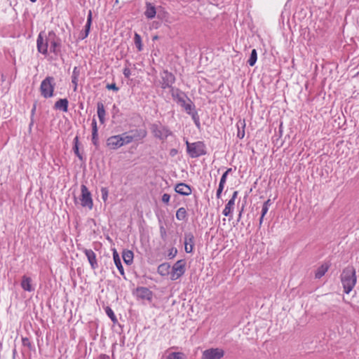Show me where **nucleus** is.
I'll return each mask as SVG.
<instances>
[{"mask_svg": "<svg viewBox=\"0 0 359 359\" xmlns=\"http://www.w3.org/2000/svg\"><path fill=\"white\" fill-rule=\"evenodd\" d=\"M355 273V269L353 266H348L343 269L341 273V281L346 294H349L356 283Z\"/></svg>", "mask_w": 359, "mask_h": 359, "instance_id": "f257e3e1", "label": "nucleus"}, {"mask_svg": "<svg viewBox=\"0 0 359 359\" xmlns=\"http://www.w3.org/2000/svg\"><path fill=\"white\" fill-rule=\"evenodd\" d=\"M187 145V153L191 158H196L207 154V149L203 141H197L190 143L187 140L185 142Z\"/></svg>", "mask_w": 359, "mask_h": 359, "instance_id": "f03ea898", "label": "nucleus"}, {"mask_svg": "<svg viewBox=\"0 0 359 359\" xmlns=\"http://www.w3.org/2000/svg\"><path fill=\"white\" fill-rule=\"evenodd\" d=\"M55 87V79L53 76H46L41 83L39 90L43 97L47 99L54 96Z\"/></svg>", "mask_w": 359, "mask_h": 359, "instance_id": "7ed1b4c3", "label": "nucleus"}, {"mask_svg": "<svg viewBox=\"0 0 359 359\" xmlns=\"http://www.w3.org/2000/svg\"><path fill=\"white\" fill-rule=\"evenodd\" d=\"M150 130L154 137L164 141L168 136L172 135V132L168 126H163L160 121L151 124Z\"/></svg>", "mask_w": 359, "mask_h": 359, "instance_id": "20e7f679", "label": "nucleus"}, {"mask_svg": "<svg viewBox=\"0 0 359 359\" xmlns=\"http://www.w3.org/2000/svg\"><path fill=\"white\" fill-rule=\"evenodd\" d=\"M48 40L50 43V51L56 56L61 55V39L52 30L48 32Z\"/></svg>", "mask_w": 359, "mask_h": 359, "instance_id": "39448f33", "label": "nucleus"}, {"mask_svg": "<svg viewBox=\"0 0 359 359\" xmlns=\"http://www.w3.org/2000/svg\"><path fill=\"white\" fill-rule=\"evenodd\" d=\"M185 266V259H180L176 262L172 267V271L170 272V279L172 280H176L182 276H183L186 271Z\"/></svg>", "mask_w": 359, "mask_h": 359, "instance_id": "423d86ee", "label": "nucleus"}, {"mask_svg": "<svg viewBox=\"0 0 359 359\" xmlns=\"http://www.w3.org/2000/svg\"><path fill=\"white\" fill-rule=\"evenodd\" d=\"M81 205L83 208H88L89 210H91L93 206L91 193L88 191L87 187L85 184H81Z\"/></svg>", "mask_w": 359, "mask_h": 359, "instance_id": "0eeeda50", "label": "nucleus"}, {"mask_svg": "<svg viewBox=\"0 0 359 359\" xmlns=\"http://www.w3.org/2000/svg\"><path fill=\"white\" fill-rule=\"evenodd\" d=\"M161 88L172 89V88H173L172 85L175 83L176 79H175V75L172 72H168V70H167V69H164L161 73Z\"/></svg>", "mask_w": 359, "mask_h": 359, "instance_id": "6e6552de", "label": "nucleus"}, {"mask_svg": "<svg viewBox=\"0 0 359 359\" xmlns=\"http://www.w3.org/2000/svg\"><path fill=\"white\" fill-rule=\"evenodd\" d=\"M133 295H135L137 299H140L142 300H147L149 302H151L153 299V292L150 290L147 287L140 286L137 287L133 292Z\"/></svg>", "mask_w": 359, "mask_h": 359, "instance_id": "1a4fd4ad", "label": "nucleus"}, {"mask_svg": "<svg viewBox=\"0 0 359 359\" xmlns=\"http://www.w3.org/2000/svg\"><path fill=\"white\" fill-rule=\"evenodd\" d=\"M224 355V351L219 348H210L205 350L201 359H221Z\"/></svg>", "mask_w": 359, "mask_h": 359, "instance_id": "9d476101", "label": "nucleus"}, {"mask_svg": "<svg viewBox=\"0 0 359 359\" xmlns=\"http://www.w3.org/2000/svg\"><path fill=\"white\" fill-rule=\"evenodd\" d=\"M44 34V32H41L37 37L36 40V47L38 51L43 54V55L46 56L48 55V36L46 38V39H43V34Z\"/></svg>", "mask_w": 359, "mask_h": 359, "instance_id": "9b49d317", "label": "nucleus"}, {"mask_svg": "<svg viewBox=\"0 0 359 359\" xmlns=\"http://www.w3.org/2000/svg\"><path fill=\"white\" fill-rule=\"evenodd\" d=\"M122 137L119 135H113L107 138V146L112 150H116L123 147Z\"/></svg>", "mask_w": 359, "mask_h": 359, "instance_id": "f8f14e48", "label": "nucleus"}, {"mask_svg": "<svg viewBox=\"0 0 359 359\" xmlns=\"http://www.w3.org/2000/svg\"><path fill=\"white\" fill-rule=\"evenodd\" d=\"M184 244L185 252L187 253H191L195 245L194 236L191 232H187L184 233Z\"/></svg>", "mask_w": 359, "mask_h": 359, "instance_id": "ddd939ff", "label": "nucleus"}, {"mask_svg": "<svg viewBox=\"0 0 359 359\" xmlns=\"http://www.w3.org/2000/svg\"><path fill=\"white\" fill-rule=\"evenodd\" d=\"M83 252L86 256L88 261L90 265V268L93 270H95L98 268V264L97 260L96 254L91 249L84 248Z\"/></svg>", "mask_w": 359, "mask_h": 359, "instance_id": "4468645a", "label": "nucleus"}, {"mask_svg": "<svg viewBox=\"0 0 359 359\" xmlns=\"http://www.w3.org/2000/svg\"><path fill=\"white\" fill-rule=\"evenodd\" d=\"M175 191L180 195L187 196L191 194L192 188L191 186L184 183L180 182L177 183L175 187Z\"/></svg>", "mask_w": 359, "mask_h": 359, "instance_id": "2eb2a0df", "label": "nucleus"}, {"mask_svg": "<svg viewBox=\"0 0 359 359\" xmlns=\"http://www.w3.org/2000/svg\"><path fill=\"white\" fill-rule=\"evenodd\" d=\"M128 133L133 137V141L142 140L147 135V131L142 128L130 130Z\"/></svg>", "mask_w": 359, "mask_h": 359, "instance_id": "dca6fc26", "label": "nucleus"}, {"mask_svg": "<svg viewBox=\"0 0 359 359\" xmlns=\"http://www.w3.org/2000/svg\"><path fill=\"white\" fill-rule=\"evenodd\" d=\"M113 259L114 264L116 265L117 269L118 270L120 274L123 276V278L126 280V277L125 275L123 266L121 263V258L119 255L116 249H113Z\"/></svg>", "mask_w": 359, "mask_h": 359, "instance_id": "f3484780", "label": "nucleus"}, {"mask_svg": "<svg viewBox=\"0 0 359 359\" xmlns=\"http://www.w3.org/2000/svg\"><path fill=\"white\" fill-rule=\"evenodd\" d=\"M92 142L94 146L97 149L99 147V141H98V128L97 125V121L93 117L92 120Z\"/></svg>", "mask_w": 359, "mask_h": 359, "instance_id": "a211bd4d", "label": "nucleus"}, {"mask_svg": "<svg viewBox=\"0 0 359 359\" xmlns=\"http://www.w3.org/2000/svg\"><path fill=\"white\" fill-rule=\"evenodd\" d=\"M92 142L94 146L97 149L99 147V141H98V128L97 125V121L93 117L92 120Z\"/></svg>", "mask_w": 359, "mask_h": 359, "instance_id": "6ab92c4d", "label": "nucleus"}, {"mask_svg": "<svg viewBox=\"0 0 359 359\" xmlns=\"http://www.w3.org/2000/svg\"><path fill=\"white\" fill-rule=\"evenodd\" d=\"M73 144H74V145H73L72 149H73L74 153L75 154V155L79 158V159L81 162L85 163L86 158L83 156V153H81L80 151H79V136H76L74 138Z\"/></svg>", "mask_w": 359, "mask_h": 359, "instance_id": "aec40b11", "label": "nucleus"}, {"mask_svg": "<svg viewBox=\"0 0 359 359\" xmlns=\"http://www.w3.org/2000/svg\"><path fill=\"white\" fill-rule=\"evenodd\" d=\"M69 101L67 98H60L55 102L53 108L63 112L68 111Z\"/></svg>", "mask_w": 359, "mask_h": 359, "instance_id": "412c9836", "label": "nucleus"}, {"mask_svg": "<svg viewBox=\"0 0 359 359\" xmlns=\"http://www.w3.org/2000/svg\"><path fill=\"white\" fill-rule=\"evenodd\" d=\"M32 280L30 277L23 276L22 277L21 287L25 291L32 292L34 290V287L32 285Z\"/></svg>", "mask_w": 359, "mask_h": 359, "instance_id": "4be33fe9", "label": "nucleus"}, {"mask_svg": "<svg viewBox=\"0 0 359 359\" xmlns=\"http://www.w3.org/2000/svg\"><path fill=\"white\" fill-rule=\"evenodd\" d=\"M146 10L144 11V15L148 19H153L155 18L156 15V9L155 6H154L151 3L147 1L146 4Z\"/></svg>", "mask_w": 359, "mask_h": 359, "instance_id": "5701e85b", "label": "nucleus"}, {"mask_svg": "<svg viewBox=\"0 0 359 359\" xmlns=\"http://www.w3.org/2000/svg\"><path fill=\"white\" fill-rule=\"evenodd\" d=\"M97 113L100 123L104 124L105 123L106 111L102 102L97 103Z\"/></svg>", "mask_w": 359, "mask_h": 359, "instance_id": "b1692460", "label": "nucleus"}, {"mask_svg": "<svg viewBox=\"0 0 359 359\" xmlns=\"http://www.w3.org/2000/svg\"><path fill=\"white\" fill-rule=\"evenodd\" d=\"M236 127L238 129L237 131V137L240 140H242L245 136V119H239L236 123Z\"/></svg>", "mask_w": 359, "mask_h": 359, "instance_id": "393cba45", "label": "nucleus"}, {"mask_svg": "<svg viewBox=\"0 0 359 359\" xmlns=\"http://www.w3.org/2000/svg\"><path fill=\"white\" fill-rule=\"evenodd\" d=\"M134 253L130 250H123L122 252V258L127 265H131L133 262Z\"/></svg>", "mask_w": 359, "mask_h": 359, "instance_id": "a878e982", "label": "nucleus"}, {"mask_svg": "<svg viewBox=\"0 0 359 359\" xmlns=\"http://www.w3.org/2000/svg\"><path fill=\"white\" fill-rule=\"evenodd\" d=\"M170 264L168 262H164L158 266L157 272L161 276H165L170 273Z\"/></svg>", "mask_w": 359, "mask_h": 359, "instance_id": "bb28decb", "label": "nucleus"}, {"mask_svg": "<svg viewBox=\"0 0 359 359\" xmlns=\"http://www.w3.org/2000/svg\"><path fill=\"white\" fill-rule=\"evenodd\" d=\"M329 267H330V265L327 263L323 264L321 266H320L316 271L315 278L317 279H320V278H322L325 274V273L328 271Z\"/></svg>", "mask_w": 359, "mask_h": 359, "instance_id": "cd10ccee", "label": "nucleus"}, {"mask_svg": "<svg viewBox=\"0 0 359 359\" xmlns=\"http://www.w3.org/2000/svg\"><path fill=\"white\" fill-rule=\"evenodd\" d=\"M176 218L179 221H187L188 219V214L184 208H180L177 210Z\"/></svg>", "mask_w": 359, "mask_h": 359, "instance_id": "c85d7f7f", "label": "nucleus"}, {"mask_svg": "<svg viewBox=\"0 0 359 359\" xmlns=\"http://www.w3.org/2000/svg\"><path fill=\"white\" fill-rule=\"evenodd\" d=\"M170 92L171 95L175 102L178 100L179 97H186V99L188 97V96L179 88L175 89L174 88H172V89H170Z\"/></svg>", "mask_w": 359, "mask_h": 359, "instance_id": "c756f323", "label": "nucleus"}, {"mask_svg": "<svg viewBox=\"0 0 359 359\" xmlns=\"http://www.w3.org/2000/svg\"><path fill=\"white\" fill-rule=\"evenodd\" d=\"M187 102L182 107L187 114H190L192 111L196 110V107L194 103L191 101L189 97L187 98Z\"/></svg>", "mask_w": 359, "mask_h": 359, "instance_id": "7c9ffc66", "label": "nucleus"}, {"mask_svg": "<svg viewBox=\"0 0 359 359\" xmlns=\"http://www.w3.org/2000/svg\"><path fill=\"white\" fill-rule=\"evenodd\" d=\"M134 43H135V45L138 51H142L143 50V44L142 42V37L137 32H135V34H134Z\"/></svg>", "mask_w": 359, "mask_h": 359, "instance_id": "2f4dec72", "label": "nucleus"}, {"mask_svg": "<svg viewBox=\"0 0 359 359\" xmlns=\"http://www.w3.org/2000/svg\"><path fill=\"white\" fill-rule=\"evenodd\" d=\"M234 203L233 200H229L228 203L226 204L224 209L222 211V214L224 216H229L231 214L232 210L233 208Z\"/></svg>", "mask_w": 359, "mask_h": 359, "instance_id": "473e14b6", "label": "nucleus"}, {"mask_svg": "<svg viewBox=\"0 0 359 359\" xmlns=\"http://www.w3.org/2000/svg\"><path fill=\"white\" fill-rule=\"evenodd\" d=\"M257 60V50L256 49H252V51H251V53H250V57L248 60V64L250 66V67H253L256 62Z\"/></svg>", "mask_w": 359, "mask_h": 359, "instance_id": "72a5a7b5", "label": "nucleus"}, {"mask_svg": "<svg viewBox=\"0 0 359 359\" xmlns=\"http://www.w3.org/2000/svg\"><path fill=\"white\" fill-rule=\"evenodd\" d=\"M122 137L121 142H123V146L133 142V137L130 135L128 132L123 133L119 135Z\"/></svg>", "mask_w": 359, "mask_h": 359, "instance_id": "f704fd0d", "label": "nucleus"}, {"mask_svg": "<svg viewBox=\"0 0 359 359\" xmlns=\"http://www.w3.org/2000/svg\"><path fill=\"white\" fill-rule=\"evenodd\" d=\"M90 27H91V26H90L88 25H85L84 29L82 30L79 34V40H83L88 37L90 32Z\"/></svg>", "mask_w": 359, "mask_h": 359, "instance_id": "c9c22d12", "label": "nucleus"}, {"mask_svg": "<svg viewBox=\"0 0 359 359\" xmlns=\"http://www.w3.org/2000/svg\"><path fill=\"white\" fill-rule=\"evenodd\" d=\"M189 115L191 116L196 126L198 128H200V127H201L200 117H199V115H198L196 109L195 111H192L191 113H190Z\"/></svg>", "mask_w": 359, "mask_h": 359, "instance_id": "e433bc0d", "label": "nucleus"}, {"mask_svg": "<svg viewBox=\"0 0 359 359\" xmlns=\"http://www.w3.org/2000/svg\"><path fill=\"white\" fill-rule=\"evenodd\" d=\"M271 205H272V201L270 198H269L264 203L262 209V212H261V214H262V217H264L266 215V214L267 213V212L269 210V206Z\"/></svg>", "mask_w": 359, "mask_h": 359, "instance_id": "4c0bfd02", "label": "nucleus"}, {"mask_svg": "<svg viewBox=\"0 0 359 359\" xmlns=\"http://www.w3.org/2000/svg\"><path fill=\"white\" fill-rule=\"evenodd\" d=\"M22 346L27 347L29 351L34 350V346L28 337H22Z\"/></svg>", "mask_w": 359, "mask_h": 359, "instance_id": "58836bf2", "label": "nucleus"}, {"mask_svg": "<svg viewBox=\"0 0 359 359\" xmlns=\"http://www.w3.org/2000/svg\"><path fill=\"white\" fill-rule=\"evenodd\" d=\"M183 353L172 352L168 355L167 359H183Z\"/></svg>", "mask_w": 359, "mask_h": 359, "instance_id": "ea45409f", "label": "nucleus"}, {"mask_svg": "<svg viewBox=\"0 0 359 359\" xmlns=\"http://www.w3.org/2000/svg\"><path fill=\"white\" fill-rule=\"evenodd\" d=\"M224 185L225 184L220 182L219 181V186H218V188H217V192H216V197L217 198H221V196H222V193L224 190Z\"/></svg>", "mask_w": 359, "mask_h": 359, "instance_id": "a19ab883", "label": "nucleus"}, {"mask_svg": "<svg viewBox=\"0 0 359 359\" xmlns=\"http://www.w3.org/2000/svg\"><path fill=\"white\" fill-rule=\"evenodd\" d=\"M232 171H233V169L231 168H227V170L222 174V175L220 178V182L225 184L229 174L231 173Z\"/></svg>", "mask_w": 359, "mask_h": 359, "instance_id": "79ce46f5", "label": "nucleus"}, {"mask_svg": "<svg viewBox=\"0 0 359 359\" xmlns=\"http://www.w3.org/2000/svg\"><path fill=\"white\" fill-rule=\"evenodd\" d=\"M159 229H160L161 238L163 241H165L166 239H167L166 229H165V228L163 225H161Z\"/></svg>", "mask_w": 359, "mask_h": 359, "instance_id": "37998d69", "label": "nucleus"}, {"mask_svg": "<svg viewBox=\"0 0 359 359\" xmlns=\"http://www.w3.org/2000/svg\"><path fill=\"white\" fill-rule=\"evenodd\" d=\"M79 75L80 69H79V67H75L72 72V79H73V80H78Z\"/></svg>", "mask_w": 359, "mask_h": 359, "instance_id": "c03bdc74", "label": "nucleus"}, {"mask_svg": "<svg viewBox=\"0 0 359 359\" xmlns=\"http://www.w3.org/2000/svg\"><path fill=\"white\" fill-rule=\"evenodd\" d=\"M177 254V249L176 248L172 247L169 250L168 257L169 259H173Z\"/></svg>", "mask_w": 359, "mask_h": 359, "instance_id": "a18cd8bd", "label": "nucleus"}, {"mask_svg": "<svg viewBox=\"0 0 359 359\" xmlns=\"http://www.w3.org/2000/svg\"><path fill=\"white\" fill-rule=\"evenodd\" d=\"M108 189L107 187H102L101 188V194H102V198L105 202L107 200L108 198Z\"/></svg>", "mask_w": 359, "mask_h": 359, "instance_id": "49530a36", "label": "nucleus"}, {"mask_svg": "<svg viewBox=\"0 0 359 359\" xmlns=\"http://www.w3.org/2000/svg\"><path fill=\"white\" fill-rule=\"evenodd\" d=\"M170 199V195L168 194H163L161 198L162 202L165 204L168 205Z\"/></svg>", "mask_w": 359, "mask_h": 359, "instance_id": "de8ad7c7", "label": "nucleus"}, {"mask_svg": "<svg viewBox=\"0 0 359 359\" xmlns=\"http://www.w3.org/2000/svg\"><path fill=\"white\" fill-rule=\"evenodd\" d=\"M106 88L108 90H114L115 92H117L119 90L118 87L116 86V84L115 83H108L106 86Z\"/></svg>", "mask_w": 359, "mask_h": 359, "instance_id": "09e8293b", "label": "nucleus"}, {"mask_svg": "<svg viewBox=\"0 0 359 359\" xmlns=\"http://www.w3.org/2000/svg\"><path fill=\"white\" fill-rule=\"evenodd\" d=\"M105 313L107 315V316L110 318L111 317H114L115 315L113 310L109 306H106L104 308Z\"/></svg>", "mask_w": 359, "mask_h": 359, "instance_id": "8fccbe9b", "label": "nucleus"}, {"mask_svg": "<svg viewBox=\"0 0 359 359\" xmlns=\"http://www.w3.org/2000/svg\"><path fill=\"white\" fill-rule=\"evenodd\" d=\"M177 104H179L180 107H183L186 103L187 102V99L186 97H179L178 100L176 101Z\"/></svg>", "mask_w": 359, "mask_h": 359, "instance_id": "3c124183", "label": "nucleus"}, {"mask_svg": "<svg viewBox=\"0 0 359 359\" xmlns=\"http://www.w3.org/2000/svg\"><path fill=\"white\" fill-rule=\"evenodd\" d=\"M177 104H179L180 107H183L186 103L187 102V99L186 97H179L178 100L176 101Z\"/></svg>", "mask_w": 359, "mask_h": 359, "instance_id": "603ef678", "label": "nucleus"}, {"mask_svg": "<svg viewBox=\"0 0 359 359\" xmlns=\"http://www.w3.org/2000/svg\"><path fill=\"white\" fill-rule=\"evenodd\" d=\"M92 22H93V14H92V11L90 10H89L86 25H88L91 26Z\"/></svg>", "mask_w": 359, "mask_h": 359, "instance_id": "864d4df0", "label": "nucleus"}, {"mask_svg": "<svg viewBox=\"0 0 359 359\" xmlns=\"http://www.w3.org/2000/svg\"><path fill=\"white\" fill-rule=\"evenodd\" d=\"M123 74L126 78L128 79L131 75V72L130 69L126 67L123 69Z\"/></svg>", "mask_w": 359, "mask_h": 359, "instance_id": "5fc2aeb1", "label": "nucleus"}, {"mask_svg": "<svg viewBox=\"0 0 359 359\" xmlns=\"http://www.w3.org/2000/svg\"><path fill=\"white\" fill-rule=\"evenodd\" d=\"M36 106H37V101H35L33 104V106H32V108L31 110L30 117H32V118H34V117L36 110Z\"/></svg>", "mask_w": 359, "mask_h": 359, "instance_id": "6e6d98bb", "label": "nucleus"}, {"mask_svg": "<svg viewBox=\"0 0 359 359\" xmlns=\"http://www.w3.org/2000/svg\"><path fill=\"white\" fill-rule=\"evenodd\" d=\"M177 153H178V151H177V149H171L170 150V155L171 156H172V157H173V156H175V155H177Z\"/></svg>", "mask_w": 359, "mask_h": 359, "instance_id": "4d7b16f0", "label": "nucleus"}, {"mask_svg": "<svg viewBox=\"0 0 359 359\" xmlns=\"http://www.w3.org/2000/svg\"><path fill=\"white\" fill-rule=\"evenodd\" d=\"M97 359H110V357L107 354L102 353L97 357Z\"/></svg>", "mask_w": 359, "mask_h": 359, "instance_id": "13d9d810", "label": "nucleus"}, {"mask_svg": "<svg viewBox=\"0 0 359 359\" xmlns=\"http://www.w3.org/2000/svg\"><path fill=\"white\" fill-rule=\"evenodd\" d=\"M238 192L237 191H235L233 193V195L231 198L230 200H233V203H235V200L236 198H237L238 196Z\"/></svg>", "mask_w": 359, "mask_h": 359, "instance_id": "bf43d9fd", "label": "nucleus"}, {"mask_svg": "<svg viewBox=\"0 0 359 359\" xmlns=\"http://www.w3.org/2000/svg\"><path fill=\"white\" fill-rule=\"evenodd\" d=\"M72 83L74 85V90L76 91L78 86V80H73V79H72Z\"/></svg>", "mask_w": 359, "mask_h": 359, "instance_id": "052dcab7", "label": "nucleus"}, {"mask_svg": "<svg viewBox=\"0 0 359 359\" xmlns=\"http://www.w3.org/2000/svg\"><path fill=\"white\" fill-rule=\"evenodd\" d=\"M34 119L32 118V117H30V123L29 124V131L31 132L32 131V128L34 125Z\"/></svg>", "mask_w": 359, "mask_h": 359, "instance_id": "680f3d73", "label": "nucleus"}, {"mask_svg": "<svg viewBox=\"0 0 359 359\" xmlns=\"http://www.w3.org/2000/svg\"><path fill=\"white\" fill-rule=\"evenodd\" d=\"M110 319H111V320L112 321V323H113L114 324H116V323H118V320H117V318H116V315H114V317H111V318H110Z\"/></svg>", "mask_w": 359, "mask_h": 359, "instance_id": "e2e57ef3", "label": "nucleus"}, {"mask_svg": "<svg viewBox=\"0 0 359 359\" xmlns=\"http://www.w3.org/2000/svg\"><path fill=\"white\" fill-rule=\"evenodd\" d=\"M264 217H262V214H261V217L259 218V227L260 228L262 224V222H263V220H264Z\"/></svg>", "mask_w": 359, "mask_h": 359, "instance_id": "0e129e2a", "label": "nucleus"}, {"mask_svg": "<svg viewBox=\"0 0 359 359\" xmlns=\"http://www.w3.org/2000/svg\"><path fill=\"white\" fill-rule=\"evenodd\" d=\"M243 209H244V205H243L241 210H240L239 212V214H238V221L240 220L241 216H242V213H243Z\"/></svg>", "mask_w": 359, "mask_h": 359, "instance_id": "69168bd1", "label": "nucleus"}, {"mask_svg": "<svg viewBox=\"0 0 359 359\" xmlns=\"http://www.w3.org/2000/svg\"><path fill=\"white\" fill-rule=\"evenodd\" d=\"M6 76L2 73L1 74V81L3 83L6 81Z\"/></svg>", "mask_w": 359, "mask_h": 359, "instance_id": "338daca9", "label": "nucleus"}, {"mask_svg": "<svg viewBox=\"0 0 359 359\" xmlns=\"http://www.w3.org/2000/svg\"><path fill=\"white\" fill-rule=\"evenodd\" d=\"M124 344H125V336H123V337H122V339H121V346H124Z\"/></svg>", "mask_w": 359, "mask_h": 359, "instance_id": "774afa93", "label": "nucleus"}]
</instances>
